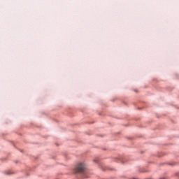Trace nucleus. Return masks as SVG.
Wrapping results in <instances>:
<instances>
[{"instance_id":"2","label":"nucleus","mask_w":179,"mask_h":179,"mask_svg":"<svg viewBox=\"0 0 179 179\" xmlns=\"http://www.w3.org/2000/svg\"><path fill=\"white\" fill-rule=\"evenodd\" d=\"M133 179H136V178H133Z\"/></svg>"},{"instance_id":"1","label":"nucleus","mask_w":179,"mask_h":179,"mask_svg":"<svg viewBox=\"0 0 179 179\" xmlns=\"http://www.w3.org/2000/svg\"><path fill=\"white\" fill-rule=\"evenodd\" d=\"M86 169H87V166L84 163H78V164H77V166H76V173H84Z\"/></svg>"}]
</instances>
